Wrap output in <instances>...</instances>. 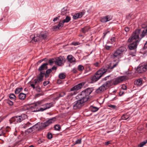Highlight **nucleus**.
<instances>
[{
  "mask_svg": "<svg viewBox=\"0 0 147 147\" xmlns=\"http://www.w3.org/2000/svg\"><path fill=\"white\" fill-rule=\"evenodd\" d=\"M43 59H41V60H40L38 62V63H41V62H42L43 61Z\"/></svg>",
  "mask_w": 147,
  "mask_h": 147,
  "instance_id": "nucleus-63",
  "label": "nucleus"
},
{
  "mask_svg": "<svg viewBox=\"0 0 147 147\" xmlns=\"http://www.w3.org/2000/svg\"><path fill=\"white\" fill-rule=\"evenodd\" d=\"M40 129H43L45 128L46 127L48 126L49 125V123L46 121L45 122L43 123L40 124Z\"/></svg>",
  "mask_w": 147,
  "mask_h": 147,
  "instance_id": "nucleus-16",
  "label": "nucleus"
},
{
  "mask_svg": "<svg viewBox=\"0 0 147 147\" xmlns=\"http://www.w3.org/2000/svg\"><path fill=\"white\" fill-rule=\"evenodd\" d=\"M26 96V94L24 93H20L19 95V98L20 100H24Z\"/></svg>",
  "mask_w": 147,
  "mask_h": 147,
  "instance_id": "nucleus-24",
  "label": "nucleus"
},
{
  "mask_svg": "<svg viewBox=\"0 0 147 147\" xmlns=\"http://www.w3.org/2000/svg\"><path fill=\"white\" fill-rule=\"evenodd\" d=\"M45 75V72L41 71L40 74H39L38 77L37 78L41 82L43 80V78Z\"/></svg>",
  "mask_w": 147,
  "mask_h": 147,
  "instance_id": "nucleus-19",
  "label": "nucleus"
},
{
  "mask_svg": "<svg viewBox=\"0 0 147 147\" xmlns=\"http://www.w3.org/2000/svg\"><path fill=\"white\" fill-rule=\"evenodd\" d=\"M42 95V93H38L35 94V97L36 98H38L40 96Z\"/></svg>",
  "mask_w": 147,
  "mask_h": 147,
  "instance_id": "nucleus-46",
  "label": "nucleus"
},
{
  "mask_svg": "<svg viewBox=\"0 0 147 147\" xmlns=\"http://www.w3.org/2000/svg\"><path fill=\"white\" fill-rule=\"evenodd\" d=\"M145 36H147V27L142 28L136 30L132 33L128 40L129 42L133 41L132 43L128 45L129 49V55L132 56H135L136 52V49L139 42L141 39Z\"/></svg>",
  "mask_w": 147,
  "mask_h": 147,
  "instance_id": "nucleus-1",
  "label": "nucleus"
},
{
  "mask_svg": "<svg viewBox=\"0 0 147 147\" xmlns=\"http://www.w3.org/2000/svg\"><path fill=\"white\" fill-rule=\"evenodd\" d=\"M112 19V17L111 16L108 15L102 17L100 19V21L103 23H105L110 21Z\"/></svg>",
  "mask_w": 147,
  "mask_h": 147,
  "instance_id": "nucleus-13",
  "label": "nucleus"
},
{
  "mask_svg": "<svg viewBox=\"0 0 147 147\" xmlns=\"http://www.w3.org/2000/svg\"><path fill=\"white\" fill-rule=\"evenodd\" d=\"M71 19V18L70 17L67 16L66 17L65 19H64L62 21H60V22L63 25V26L64 23H67L69 22L70 20Z\"/></svg>",
  "mask_w": 147,
  "mask_h": 147,
  "instance_id": "nucleus-17",
  "label": "nucleus"
},
{
  "mask_svg": "<svg viewBox=\"0 0 147 147\" xmlns=\"http://www.w3.org/2000/svg\"><path fill=\"white\" fill-rule=\"evenodd\" d=\"M13 101L11 100H8L7 101V103L8 104L10 105H13Z\"/></svg>",
  "mask_w": 147,
  "mask_h": 147,
  "instance_id": "nucleus-41",
  "label": "nucleus"
},
{
  "mask_svg": "<svg viewBox=\"0 0 147 147\" xmlns=\"http://www.w3.org/2000/svg\"><path fill=\"white\" fill-rule=\"evenodd\" d=\"M68 61L70 63H72L75 61V59L71 55H69L67 56Z\"/></svg>",
  "mask_w": 147,
  "mask_h": 147,
  "instance_id": "nucleus-22",
  "label": "nucleus"
},
{
  "mask_svg": "<svg viewBox=\"0 0 147 147\" xmlns=\"http://www.w3.org/2000/svg\"><path fill=\"white\" fill-rule=\"evenodd\" d=\"M43 101L42 100L38 101L35 103V106H41L42 107V105L43 104Z\"/></svg>",
  "mask_w": 147,
  "mask_h": 147,
  "instance_id": "nucleus-29",
  "label": "nucleus"
},
{
  "mask_svg": "<svg viewBox=\"0 0 147 147\" xmlns=\"http://www.w3.org/2000/svg\"><path fill=\"white\" fill-rule=\"evenodd\" d=\"M111 141H108L107 142H106L105 143V144L106 145H107L108 144L111 143Z\"/></svg>",
  "mask_w": 147,
  "mask_h": 147,
  "instance_id": "nucleus-54",
  "label": "nucleus"
},
{
  "mask_svg": "<svg viewBox=\"0 0 147 147\" xmlns=\"http://www.w3.org/2000/svg\"><path fill=\"white\" fill-rule=\"evenodd\" d=\"M81 139H78L76 140V141L75 142V143L74 144V145H75L78 144H80L81 143Z\"/></svg>",
  "mask_w": 147,
  "mask_h": 147,
  "instance_id": "nucleus-42",
  "label": "nucleus"
},
{
  "mask_svg": "<svg viewBox=\"0 0 147 147\" xmlns=\"http://www.w3.org/2000/svg\"><path fill=\"white\" fill-rule=\"evenodd\" d=\"M9 98L11 100L15 101L16 100V97L13 94H11L9 95Z\"/></svg>",
  "mask_w": 147,
  "mask_h": 147,
  "instance_id": "nucleus-28",
  "label": "nucleus"
},
{
  "mask_svg": "<svg viewBox=\"0 0 147 147\" xmlns=\"http://www.w3.org/2000/svg\"><path fill=\"white\" fill-rule=\"evenodd\" d=\"M130 117V115L128 113L125 114L121 117V119L122 120H126Z\"/></svg>",
  "mask_w": 147,
  "mask_h": 147,
  "instance_id": "nucleus-23",
  "label": "nucleus"
},
{
  "mask_svg": "<svg viewBox=\"0 0 147 147\" xmlns=\"http://www.w3.org/2000/svg\"><path fill=\"white\" fill-rule=\"evenodd\" d=\"M84 83L83 82L80 83L71 88L70 90L72 92L70 93V95L72 96L76 94L77 90L80 89L84 85Z\"/></svg>",
  "mask_w": 147,
  "mask_h": 147,
  "instance_id": "nucleus-8",
  "label": "nucleus"
},
{
  "mask_svg": "<svg viewBox=\"0 0 147 147\" xmlns=\"http://www.w3.org/2000/svg\"><path fill=\"white\" fill-rule=\"evenodd\" d=\"M49 76V74H47V73H45V77L46 78H48Z\"/></svg>",
  "mask_w": 147,
  "mask_h": 147,
  "instance_id": "nucleus-62",
  "label": "nucleus"
},
{
  "mask_svg": "<svg viewBox=\"0 0 147 147\" xmlns=\"http://www.w3.org/2000/svg\"><path fill=\"white\" fill-rule=\"evenodd\" d=\"M32 124L29 122H28L22 125V127L24 129H26L27 128L29 127L32 126Z\"/></svg>",
  "mask_w": 147,
  "mask_h": 147,
  "instance_id": "nucleus-26",
  "label": "nucleus"
},
{
  "mask_svg": "<svg viewBox=\"0 0 147 147\" xmlns=\"http://www.w3.org/2000/svg\"><path fill=\"white\" fill-rule=\"evenodd\" d=\"M93 89L92 88H88L82 91L78 96L79 99L75 101L73 105V108L76 109L80 108L84 105V103L89 100V95L92 92Z\"/></svg>",
  "mask_w": 147,
  "mask_h": 147,
  "instance_id": "nucleus-2",
  "label": "nucleus"
},
{
  "mask_svg": "<svg viewBox=\"0 0 147 147\" xmlns=\"http://www.w3.org/2000/svg\"><path fill=\"white\" fill-rule=\"evenodd\" d=\"M78 69L79 71H82L84 69V67L82 65H79L78 67Z\"/></svg>",
  "mask_w": 147,
  "mask_h": 147,
  "instance_id": "nucleus-39",
  "label": "nucleus"
},
{
  "mask_svg": "<svg viewBox=\"0 0 147 147\" xmlns=\"http://www.w3.org/2000/svg\"><path fill=\"white\" fill-rule=\"evenodd\" d=\"M9 128V127H7V128H3L0 129V136H3L7 131H8L7 129V128Z\"/></svg>",
  "mask_w": 147,
  "mask_h": 147,
  "instance_id": "nucleus-18",
  "label": "nucleus"
},
{
  "mask_svg": "<svg viewBox=\"0 0 147 147\" xmlns=\"http://www.w3.org/2000/svg\"><path fill=\"white\" fill-rule=\"evenodd\" d=\"M63 26L62 24L59 22L57 26H53L52 28V29L54 31H56L60 29Z\"/></svg>",
  "mask_w": 147,
  "mask_h": 147,
  "instance_id": "nucleus-15",
  "label": "nucleus"
},
{
  "mask_svg": "<svg viewBox=\"0 0 147 147\" xmlns=\"http://www.w3.org/2000/svg\"><path fill=\"white\" fill-rule=\"evenodd\" d=\"M109 76H106L104 78V80H107V78H109Z\"/></svg>",
  "mask_w": 147,
  "mask_h": 147,
  "instance_id": "nucleus-64",
  "label": "nucleus"
},
{
  "mask_svg": "<svg viewBox=\"0 0 147 147\" xmlns=\"http://www.w3.org/2000/svg\"><path fill=\"white\" fill-rule=\"evenodd\" d=\"M60 18V16H59L57 17H56L53 19V21L55 22L57 21L58 19H59Z\"/></svg>",
  "mask_w": 147,
  "mask_h": 147,
  "instance_id": "nucleus-51",
  "label": "nucleus"
},
{
  "mask_svg": "<svg viewBox=\"0 0 147 147\" xmlns=\"http://www.w3.org/2000/svg\"><path fill=\"white\" fill-rule=\"evenodd\" d=\"M48 65L47 63H44L39 68L38 70L40 71L44 70L45 69H46L47 68V65Z\"/></svg>",
  "mask_w": 147,
  "mask_h": 147,
  "instance_id": "nucleus-20",
  "label": "nucleus"
},
{
  "mask_svg": "<svg viewBox=\"0 0 147 147\" xmlns=\"http://www.w3.org/2000/svg\"><path fill=\"white\" fill-rule=\"evenodd\" d=\"M47 36V33L46 31L42 32L39 34L32 35L30 38L32 39L31 42L34 43L36 42L41 41L42 39H46Z\"/></svg>",
  "mask_w": 147,
  "mask_h": 147,
  "instance_id": "nucleus-4",
  "label": "nucleus"
},
{
  "mask_svg": "<svg viewBox=\"0 0 147 147\" xmlns=\"http://www.w3.org/2000/svg\"><path fill=\"white\" fill-rule=\"evenodd\" d=\"M23 90L22 88H17L15 90V93L16 94H18L20 92Z\"/></svg>",
  "mask_w": 147,
  "mask_h": 147,
  "instance_id": "nucleus-34",
  "label": "nucleus"
},
{
  "mask_svg": "<svg viewBox=\"0 0 147 147\" xmlns=\"http://www.w3.org/2000/svg\"><path fill=\"white\" fill-rule=\"evenodd\" d=\"M63 57L61 56L55 58V64L59 66H61L63 65V60L64 59Z\"/></svg>",
  "mask_w": 147,
  "mask_h": 147,
  "instance_id": "nucleus-12",
  "label": "nucleus"
},
{
  "mask_svg": "<svg viewBox=\"0 0 147 147\" xmlns=\"http://www.w3.org/2000/svg\"><path fill=\"white\" fill-rule=\"evenodd\" d=\"M119 62V61H118L115 63H111L110 65H107L103 67L98 71L94 76L91 77L92 82L94 83L98 81L105 73L111 72V69L116 67L118 65Z\"/></svg>",
  "mask_w": 147,
  "mask_h": 147,
  "instance_id": "nucleus-3",
  "label": "nucleus"
},
{
  "mask_svg": "<svg viewBox=\"0 0 147 147\" xmlns=\"http://www.w3.org/2000/svg\"><path fill=\"white\" fill-rule=\"evenodd\" d=\"M54 128L55 130L59 131L61 128L59 125H56L55 126Z\"/></svg>",
  "mask_w": 147,
  "mask_h": 147,
  "instance_id": "nucleus-38",
  "label": "nucleus"
},
{
  "mask_svg": "<svg viewBox=\"0 0 147 147\" xmlns=\"http://www.w3.org/2000/svg\"><path fill=\"white\" fill-rule=\"evenodd\" d=\"M99 63L98 62H96L94 63V65L96 67H98L99 66Z\"/></svg>",
  "mask_w": 147,
  "mask_h": 147,
  "instance_id": "nucleus-55",
  "label": "nucleus"
},
{
  "mask_svg": "<svg viewBox=\"0 0 147 147\" xmlns=\"http://www.w3.org/2000/svg\"><path fill=\"white\" fill-rule=\"evenodd\" d=\"M89 29V28L88 27L85 26L82 28V31L83 33H85Z\"/></svg>",
  "mask_w": 147,
  "mask_h": 147,
  "instance_id": "nucleus-30",
  "label": "nucleus"
},
{
  "mask_svg": "<svg viewBox=\"0 0 147 147\" xmlns=\"http://www.w3.org/2000/svg\"><path fill=\"white\" fill-rule=\"evenodd\" d=\"M147 70V66L145 63H142L139 65L138 67L137 71L139 73H141Z\"/></svg>",
  "mask_w": 147,
  "mask_h": 147,
  "instance_id": "nucleus-9",
  "label": "nucleus"
},
{
  "mask_svg": "<svg viewBox=\"0 0 147 147\" xmlns=\"http://www.w3.org/2000/svg\"><path fill=\"white\" fill-rule=\"evenodd\" d=\"M53 106L54 104L53 102L43 104L42 105V107L40 108L38 111H42L49 109Z\"/></svg>",
  "mask_w": 147,
  "mask_h": 147,
  "instance_id": "nucleus-10",
  "label": "nucleus"
},
{
  "mask_svg": "<svg viewBox=\"0 0 147 147\" xmlns=\"http://www.w3.org/2000/svg\"><path fill=\"white\" fill-rule=\"evenodd\" d=\"M121 88L123 90H125L127 89V87L125 85H122Z\"/></svg>",
  "mask_w": 147,
  "mask_h": 147,
  "instance_id": "nucleus-48",
  "label": "nucleus"
},
{
  "mask_svg": "<svg viewBox=\"0 0 147 147\" xmlns=\"http://www.w3.org/2000/svg\"><path fill=\"white\" fill-rule=\"evenodd\" d=\"M126 48L124 47H121L114 51L111 55V57L113 59H119L121 57V55L126 51Z\"/></svg>",
  "mask_w": 147,
  "mask_h": 147,
  "instance_id": "nucleus-5",
  "label": "nucleus"
},
{
  "mask_svg": "<svg viewBox=\"0 0 147 147\" xmlns=\"http://www.w3.org/2000/svg\"><path fill=\"white\" fill-rule=\"evenodd\" d=\"M52 71V70L51 69H48L47 70L46 72V73L47 74H49Z\"/></svg>",
  "mask_w": 147,
  "mask_h": 147,
  "instance_id": "nucleus-47",
  "label": "nucleus"
},
{
  "mask_svg": "<svg viewBox=\"0 0 147 147\" xmlns=\"http://www.w3.org/2000/svg\"><path fill=\"white\" fill-rule=\"evenodd\" d=\"M57 69V67H55V66H54L51 69L52 70H56Z\"/></svg>",
  "mask_w": 147,
  "mask_h": 147,
  "instance_id": "nucleus-61",
  "label": "nucleus"
},
{
  "mask_svg": "<svg viewBox=\"0 0 147 147\" xmlns=\"http://www.w3.org/2000/svg\"><path fill=\"white\" fill-rule=\"evenodd\" d=\"M111 41L112 42H114L115 40V38L114 37L112 38L111 39Z\"/></svg>",
  "mask_w": 147,
  "mask_h": 147,
  "instance_id": "nucleus-52",
  "label": "nucleus"
},
{
  "mask_svg": "<svg viewBox=\"0 0 147 147\" xmlns=\"http://www.w3.org/2000/svg\"><path fill=\"white\" fill-rule=\"evenodd\" d=\"M125 77L123 76L119 77L115 80L113 81V84L114 85H116L122 82L124 80Z\"/></svg>",
  "mask_w": 147,
  "mask_h": 147,
  "instance_id": "nucleus-11",
  "label": "nucleus"
},
{
  "mask_svg": "<svg viewBox=\"0 0 147 147\" xmlns=\"http://www.w3.org/2000/svg\"><path fill=\"white\" fill-rule=\"evenodd\" d=\"M91 109L92 111L93 112H95L98 111L99 109L98 107L92 106L91 107Z\"/></svg>",
  "mask_w": 147,
  "mask_h": 147,
  "instance_id": "nucleus-35",
  "label": "nucleus"
},
{
  "mask_svg": "<svg viewBox=\"0 0 147 147\" xmlns=\"http://www.w3.org/2000/svg\"><path fill=\"white\" fill-rule=\"evenodd\" d=\"M109 106L113 109H115L116 107V106L115 105H110Z\"/></svg>",
  "mask_w": 147,
  "mask_h": 147,
  "instance_id": "nucleus-49",
  "label": "nucleus"
},
{
  "mask_svg": "<svg viewBox=\"0 0 147 147\" xmlns=\"http://www.w3.org/2000/svg\"><path fill=\"white\" fill-rule=\"evenodd\" d=\"M62 13L63 14H64L66 13V11H65V9L64 8L62 9Z\"/></svg>",
  "mask_w": 147,
  "mask_h": 147,
  "instance_id": "nucleus-53",
  "label": "nucleus"
},
{
  "mask_svg": "<svg viewBox=\"0 0 147 147\" xmlns=\"http://www.w3.org/2000/svg\"><path fill=\"white\" fill-rule=\"evenodd\" d=\"M40 123H37L36 124L33 125L32 126V128L33 130V129H37L39 130V129H40Z\"/></svg>",
  "mask_w": 147,
  "mask_h": 147,
  "instance_id": "nucleus-25",
  "label": "nucleus"
},
{
  "mask_svg": "<svg viewBox=\"0 0 147 147\" xmlns=\"http://www.w3.org/2000/svg\"><path fill=\"white\" fill-rule=\"evenodd\" d=\"M59 76L60 79H63L65 78L66 76L64 74L61 73L59 74Z\"/></svg>",
  "mask_w": 147,
  "mask_h": 147,
  "instance_id": "nucleus-36",
  "label": "nucleus"
},
{
  "mask_svg": "<svg viewBox=\"0 0 147 147\" xmlns=\"http://www.w3.org/2000/svg\"><path fill=\"white\" fill-rule=\"evenodd\" d=\"M29 127V128L28 129H27V130L25 131V134L26 135L29 134V133L32 132L33 131L32 126Z\"/></svg>",
  "mask_w": 147,
  "mask_h": 147,
  "instance_id": "nucleus-27",
  "label": "nucleus"
},
{
  "mask_svg": "<svg viewBox=\"0 0 147 147\" xmlns=\"http://www.w3.org/2000/svg\"><path fill=\"white\" fill-rule=\"evenodd\" d=\"M55 120V118H52L50 119L47 121L49 123V124L50 125V124L52 123H53Z\"/></svg>",
  "mask_w": 147,
  "mask_h": 147,
  "instance_id": "nucleus-32",
  "label": "nucleus"
},
{
  "mask_svg": "<svg viewBox=\"0 0 147 147\" xmlns=\"http://www.w3.org/2000/svg\"><path fill=\"white\" fill-rule=\"evenodd\" d=\"M142 80L141 78H140L136 80L134 82V84L136 85L140 86L142 84Z\"/></svg>",
  "mask_w": 147,
  "mask_h": 147,
  "instance_id": "nucleus-21",
  "label": "nucleus"
},
{
  "mask_svg": "<svg viewBox=\"0 0 147 147\" xmlns=\"http://www.w3.org/2000/svg\"><path fill=\"white\" fill-rule=\"evenodd\" d=\"M72 44L74 46H76L80 45V43L78 42H73L72 43Z\"/></svg>",
  "mask_w": 147,
  "mask_h": 147,
  "instance_id": "nucleus-44",
  "label": "nucleus"
},
{
  "mask_svg": "<svg viewBox=\"0 0 147 147\" xmlns=\"http://www.w3.org/2000/svg\"><path fill=\"white\" fill-rule=\"evenodd\" d=\"M65 94V92H62L59 94V95L58 96V97L59 98L60 97H63L64 96Z\"/></svg>",
  "mask_w": 147,
  "mask_h": 147,
  "instance_id": "nucleus-43",
  "label": "nucleus"
},
{
  "mask_svg": "<svg viewBox=\"0 0 147 147\" xmlns=\"http://www.w3.org/2000/svg\"><path fill=\"white\" fill-rule=\"evenodd\" d=\"M125 31L126 32H127L129 31V28L128 27H126L125 28Z\"/></svg>",
  "mask_w": 147,
  "mask_h": 147,
  "instance_id": "nucleus-58",
  "label": "nucleus"
},
{
  "mask_svg": "<svg viewBox=\"0 0 147 147\" xmlns=\"http://www.w3.org/2000/svg\"><path fill=\"white\" fill-rule=\"evenodd\" d=\"M111 47V46H109L107 45H106L105 46V47L107 50H109Z\"/></svg>",
  "mask_w": 147,
  "mask_h": 147,
  "instance_id": "nucleus-50",
  "label": "nucleus"
},
{
  "mask_svg": "<svg viewBox=\"0 0 147 147\" xmlns=\"http://www.w3.org/2000/svg\"><path fill=\"white\" fill-rule=\"evenodd\" d=\"M47 138L49 139H51L53 137V135L51 133L49 132L47 134Z\"/></svg>",
  "mask_w": 147,
  "mask_h": 147,
  "instance_id": "nucleus-40",
  "label": "nucleus"
},
{
  "mask_svg": "<svg viewBox=\"0 0 147 147\" xmlns=\"http://www.w3.org/2000/svg\"><path fill=\"white\" fill-rule=\"evenodd\" d=\"M72 71L74 73H76L77 72L76 69L75 68H74L73 69Z\"/></svg>",
  "mask_w": 147,
  "mask_h": 147,
  "instance_id": "nucleus-56",
  "label": "nucleus"
},
{
  "mask_svg": "<svg viewBox=\"0 0 147 147\" xmlns=\"http://www.w3.org/2000/svg\"><path fill=\"white\" fill-rule=\"evenodd\" d=\"M112 80L107 81L96 90V92L97 93H99L103 92L112 85Z\"/></svg>",
  "mask_w": 147,
  "mask_h": 147,
  "instance_id": "nucleus-7",
  "label": "nucleus"
},
{
  "mask_svg": "<svg viewBox=\"0 0 147 147\" xmlns=\"http://www.w3.org/2000/svg\"><path fill=\"white\" fill-rule=\"evenodd\" d=\"M55 58L50 59L49 61V63L50 64H52L54 63L55 64Z\"/></svg>",
  "mask_w": 147,
  "mask_h": 147,
  "instance_id": "nucleus-37",
  "label": "nucleus"
},
{
  "mask_svg": "<svg viewBox=\"0 0 147 147\" xmlns=\"http://www.w3.org/2000/svg\"><path fill=\"white\" fill-rule=\"evenodd\" d=\"M30 85L33 88V89H34L35 88V86L36 85H35V84H30Z\"/></svg>",
  "mask_w": 147,
  "mask_h": 147,
  "instance_id": "nucleus-60",
  "label": "nucleus"
},
{
  "mask_svg": "<svg viewBox=\"0 0 147 147\" xmlns=\"http://www.w3.org/2000/svg\"><path fill=\"white\" fill-rule=\"evenodd\" d=\"M49 81H44L43 83V84L44 86H46L47 85L49 84Z\"/></svg>",
  "mask_w": 147,
  "mask_h": 147,
  "instance_id": "nucleus-45",
  "label": "nucleus"
},
{
  "mask_svg": "<svg viewBox=\"0 0 147 147\" xmlns=\"http://www.w3.org/2000/svg\"><path fill=\"white\" fill-rule=\"evenodd\" d=\"M40 82H41L40 81H39V80H38V79L37 78L35 79L34 80V81H33L32 82L35 85H38Z\"/></svg>",
  "mask_w": 147,
  "mask_h": 147,
  "instance_id": "nucleus-33",
  "label": "nucleus"
},
{
  "mask_svg": "<svg viewBox=\"0 0 147 147\" xmlns=\"http://www.w3.org/2000/svg\"><path fill=\"white\" fill-rule=\"evenodd\" d=\"M84 13V12H81L76 13L73 16V18L75 20L80 18L82 17Z\"/></svg>",
  "mask_w": 147,
  "mask_h": 147,
  "instance_id": "nucleus-14",
  "label": "nucleus"
},
{
  "mask_svg": "<svg viewBox=\"0 0 147 147\" xmlns=\"http://www.w3.org/2000/svg\"><path fill=\"white\" fill-rule=\"evenodd\" d=\"M147 143V140L146 141L141 142L139 144L137 147H142Z\"/></svg>",
  "mask_w": 147,
  "mask_h": 147,
  "instance_id": "nucleus-31",
  "label": "nucleus"
},
{
  "mask_svg": "<svg viewBox=\"0 0 147 147\" xmlns=\"http://www.w3.org/2000/svg\"><path fill=\"white\" fill-rule=\"evenodd\" d=\"M144 47L145 49H146L147 48V41L144 45Z\"/></svg>",
  "mask_w": 147,
  "mask_h": 147,
  "instance_id": "nucleus-57",
  "label": "nucleus"
},
{
  "mask_svg": "<svg viewBox=\"0 0 147 147\" xmlns=\"http://www.w3.org/2000/svg\"><path fill=\"white\" fill-rule=\"evenodd\" d=\"M123 93H124V92L123 91H121L119 92V95L120 96H122L123 94Z\"/></svg>",
  "mask_w": 147,
  "mask_h": 147,
  "instance_id": "nucleus-59",
  "label": "nucleus"
},
{
  "mask_svg": "<svg viewBox=\"0 0 147 147\" xmlns=\"http://www.w3.org/2000/svg\"><path fill=\"white\" fill-rule=\"evenodd\" d=\"M27 118V116L25 114H22L19 116H16L11 118L9 120L10 123H20Z\"/></svg>",
  "mask_w": 147,
  "mask_h": 147,
  "instance_id": "nucleus-6",
  "label": "nucleus"
}]
</instances>
